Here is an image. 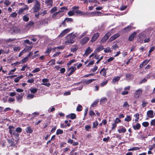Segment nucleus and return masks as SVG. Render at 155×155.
<instances>
[{
	"label": "nucleus",
	"instance_id": "f257e3e1",
	"mask_svg": "<svg viewBox=\"0 0 155 155\" xmlns=\"http://www.w3.org/2000/svg\"><path fill=\"white\" fill-rule=\"evenodd\" d=\"M76 36V34H69L66 37L67 40L65 42L66 45L69 44H72L74 42V38Z\"/></svg>",
	"mask_w": 155,
	"mask_h": 155
},
{
	"label": "nucleus",
	"instance_id": "f03ea898",
	"mask_svg": "<svg viewBox=\"0 0 155 155\" xmlns=\"http://www.w3.org/2000/svg\"><path fill=\"white\" fill-rule=\"evenodd\" d=\"M79 7L78 6H74L72 7V10L74 11V14L75 15L76 13L79 14L80 15H86V13L80 11L78 10Z\"/></svg>",
	"mask_w": 155,
	"mask_h": 155
},
{
	"label": "nucleus",
	"instance_id": "7ed1b4c3",
	"mask_svg": "<svg viewBox=\"0 0 155 155\" xmlns=\"http://www.w3.org/2000/svg\"><path fill=\"white\" fill-rule=\"evenodd\" d=\"M33 9L34 12H37L40 10V4L37 0H35V3L34 7L33 8Z\"/></svg>",
	"mask_w": 155,
	"mask_h": 155
},
{
	"label": "nucleus",
	"instance_id": "20e7f679",
	"mask_svg": "<svg viewBox=\"0 0 155 155\" xmlns=\"http://www.w3.org/2000/svg\"><path fill=\"white\" fill-rule=\"evenodd\" d=\"M8 129H9V132L10 134L11 135L13 134L17 137L18 136L19 134L16 133L15 131V127L13 126H9L8 127Z\"/></svg>",
	"mask_w": 155,
	"mask_h": 155
},
{
	"label": "nucleus",
	"instance_id": "39448f33",
	"mask_svg": "<svg viewBox=\"0 0 155 155\" xmlns=\"http://www.w3.org/2000/svg\"><path fill=\"white\" fill-rule=\"evenodd\" d=\"M110 35V34L108 32L106 34L100 41L101 43H103L106 42Z\"/></svg>",
	"mask_w": 155,
	"mask_h": 155
},
{
	"label": "nucleus",
	"instance_id": "423d86ee",
	"mask_svg": "<svg viewBox=\"0 0 155 155\" xmlns=\"http://www.w3.org/2000/svg\"><path fill=\"white\" fill-rule=\"evenodd\" d=\"M43 83L41 84V85H45L48 87H49L51 84L49 83H47L49 81V80L47 78H44L42 81Z\"/></svg>",
	"mask_w": 155,
	"mask_h": 155
},
{
	"label": "nucleus",
	"instance_id": "0eeeda50",
	"mask_svg": "<svg viewBox=\"0 0 155 155\" xmlns=\"http://www.w3.org/2000/svg\"><path fill=\"white\" fill-rule=\"evenodd\" d=\"M24 94V93H21L20 95L18 94V96H17L16 97L17 101L18 103H21L22 102V98L23 95Z\"/></svg>",
	"mask_w": 155,
	"mask_h": 155
},
{
	"label": "nucleus",
	"instance_id": "6e6552de",
	"mask_svg": "<svg viewBox=\"0 0 155 155\" xmlns=\"http://www.w3.org/2000/svg\"><path fill=\"white\" fill-rule=\"evenodd\" d=\"M90 38L88 37H85L81 40L80 41V43L81 45H83L86 44L87 42L89 40Z\"/></svg>",
	"mask_w": 155,
	"mask_h": 155
},
{
	"label": "nucleus",
	"instance_id": "1a4fd4ad",
	"mask_svg": "<svg viewBox=\"0 0 155 155\" xmlns=\"http://www.w3.org/2000/svg\"><path fill=\"white\" fill-rule=\"evenodd\" d=\"M59 12H58L52 15V18L54 19L59 18L61 17V15L60 14H59Z\"/></svg>",
	"mask_w": 155,
	"mask_h": 155
},
{
	"label": "nucleus",
	"instance_id": "9d476101",
	"mask_svg": "<svg viewBox=\"0 0 155 155\" xmlns=\"http://www.w3.org/2000/svg\"><path fill=\"white\" fill-rule=\"evenodd\" d=\"M45 3L46 5L49 8L53 6V0H45Z\"/></svg>",
	"mask_w": 155,
	"mask_h": 155
},
{
	"label": "nucleus",
	"instance_id": "9b49d317",
	"mask_svg": "<svg viewBox=\"0 0 155 155\" xmlns=\"http://www.w3.org/2000/svg\"><path fill=\"white\" fill-rule=\"evenodd\" d=\"M99 36V34L98 33L94 34L92 37L91 40V41L93 42L95 41L98 38Z\"/></svg>",
	"mask_w": 155,
	"mask_h": 155
},
{
	"label": "nucleus",
	"instance_id": "f8f14e48",
	"mask_svg": "<svg viewBox=\"0 0 155 155\" xmlns=\"http://www.w3.org/2000/svg\"><path fill=\"white\" fill-rule=\"evenodd\" d=\"M120 36L119 33H117L113 36H112L108 40V41L109 42H111L113 40L116 39Z\"/></svg>",
	"mask_w": 155,
	"mask_h": 155
},
{
	"label": "nucleus",
	"instance_id": "ddd939ff",
	"mask_svg": "<svg viewBox=\"0 0 155 155\" xmlns=\"http://www.w3.org/2000/svg\"><path fill=\"white\" fill-rule=\"evenodd\" d=\"M130 87L128 86L125 87L124 89V91L121 93V94L123 95H126L128 94V91L130 90Z\"/></svg>",
	"mask_w": 155,
	"mask_h": 155
},
{
	"label": "nucleus",
	"instance_id": "4468645a",
	"mask_svg": "<svg viewBox=\"0 0 155 155\" xmlns=\"http://www.w3.org/2000/svg\"><path fill=\"white\" fill-rule=\"evenodd\" d=\"M142 91L140 89L137 90L134 94L135 97L138 98L139 96L142 94Z\"/></svg>",
	"mask_w": 155,
	"mask_h": 155
},
{
	"label": "nucleus",
	"instance_id": "2eb2a0df",
	"mask_svg": "<svg viewBox=\"0 0 155 155\" xmlns=\"http://www.w3.org/2000/svg\"><path fill=\"white\" fill-rule=\"evenodd\" d=\"M92 51V49L90 47H88L85 50V52L84 54V55L87 56Z\"/></svg>",
	"mask_w": 155,
	"mask_h": 155
},
{
	"label": "nucleus",
	"instance_id": "dca6fc26",
	"mask_svg": "<svg viewBox=\"0 0 155 155\" xmlns=\"http://www.w3.org/2000/svg\"><path fill=\"white\" fill-rule=\"evenodd\" d=\"M76 69V68L75 67L72 66L69 67L68 69V71H70V72L69 74V76L71 75L73 73Z\"/></svg>",
	"mask_w": 155,
	"mask_h": 155
},
{
	"label": "nucleus",
	"instance_id": "f3484780",
	"mask_svg": "<svg viewBox=\"0 0 155 155\" xmlns=\"http://www.w3.org/2000/svg\"><path fill=\"white\" fill-rule=\"evenodd\" d=\"M101 14V13L99 12H94L89 13L88 15L89 16H95L100 15Z\"/></svg>",
	"mask_w": 155,
	"mask_h": 155
},
{
	"label": "nucleus",
	"instance_id": "a211bd4d",
	"mask_svg": "<svg viewBox=\"0 0 155 155\" xmlns=\"http://www.w3.org/2000/svg\"><path fill=\"white\" fill-rule=\"evenodd\" d=\"M147 115L148 117L150 118L153 117V112L152 110H149L147 111Z\"/></svg>",
	"mask_w": 155,
	"mask_h": 155
},
{
	"label": "nucleus",
	"instance_id": "6ab92c4d",
	"mask_svg": "<svg viewBox=\"0 0 155 155\" xmlns=\"http://www.w3.org/2000/svg\"><path fill=\"white\" fill-rule=\"evenodd\" d=\"M32 47L30 46L29 47V48L28 49V50H26L25 49H24L23 50H22L19 53L18 55V57H21L24 53H26L27 51H28V50H30L32 48Z\"/></svg>",
	"mask_w": 155,
	"mask_h": 155
},
{
	"label": "nucleus",
	"instance_id": "aec40b11",
	"mask_svg": "<svg viewBox=\"0 0 155 155\" xmlns=\"http://www.w3.org/2000/svg\"><path fill=\"white\" fill-rule=\"evenodd\" d=\"M70 31V30L68 28L66 29L63 30L62 32L59 35V36L62 37L65 34L68 32Z\"/></svg>",
	"mask_w": 155,
	"mask_h": 155
},
{
	"label": "nucleus",
	"instance_id": "412c9836",
	"mask_svg": "<svg viewBox=\"0 0 155 155\" xmlns=\"http://www.w3.org/2000/svg\"><path fill=\"white\" fill-rule=\"evenodd\" d=\"M137 34V33L136 32H134L133 34H132L129 38V40L130 41H132L134 39V38L135 37L136 35Z\"/></svg>",
	"mask_w": 155,
	"mask_h": 155
},
{
	"label": "nucleus",
	"instance_id": "4be33fe9",
	"mask_svg": "<svg viewBox=\"0 0 155 155\" xmlns=\"http://www.w3.org/2000/svg\"><path fill=\"white\" fill-rule=\"evenodd\" d=\"M76 115L73 113H71L70 114L66 116V117L68 118L71 119H74L76 117Z\"/></svg>",
	"mask_w": 155,
	"mask_h": 155
},
{
	"label": "nucleus",
	"instance_id": "5701e85b",
	"mask_svg": "<svg viewBox=\"0 0 155 155\" xmlns=\"http://www.w3.org/2000/svg\"><path fill=\"white\" fill-rule=\"evenodd\" d=\"M133 127L134 130H138L140 127V125L139 123H137L135 125H133Z\"/></svg>",
	"mask_w": 155,
	"mask_h": 155
},
{
	"label": "nucleus",
	"instance_id": "b1692460",
	"mask_svg": "<svg viewBox=\"0 0 155 155\" xmlns=\"http://www.w3.org/2000/svg\"><path fill=\"white\" fill-rule=\"evenodd\" d=\"M120 77L119 76H117L114 77L112 80V83L114 84L116 82L118 81L120 79Z\"/></svg>",
	"mask_w": 155,
	"mask_h": 155
},
{
	"label": "nucleus",
	"instance_id": "393cba45",
	"mask_svg": "<svg viewBox=\"0 0 155 155\" xmlns=\"http://www.w3.org/2000/svg\"><path fill=\"white\" fill-rule=\"evenodd\" d=\"M126 131V129L124 127H122L121 128H120L117 130V131L119 133H125Z\"/></svg>",
	"mask_w": 155,
	"mask_h": 155
},
{
	"label": "nucleus",
	"instance_id": "a878e982",
	"mask_svg": "<svg viewBox=\"0 0 155 155\" xmlns=\"http://www.w3.org/2000/svg\"><path fill=\"white\" fill-rule=\"evenodd\" d=\"M107 69L104 68H103L100 71V73L103 76H105L106 75V71Z\"/></svg>",
	"mask_w": 155,
	"mask_h": 155
},
{
	"label": "nucleus",
	"instance_id": "bb28decb",
	"mask_svg": "<svg viewBox=\"0 0 155 155\" xmlns=\"http://www.w3.org/2000/svg\"><path fill=\"white\" fill-rule=\"evenodd\" d=\"M23 77V75H21L20 76L16 78H15L14 79V81L15 83H17L19 81L21 78H22Z\"/></svg>",
	"mask_w": 155,
	"mask_h": 155
},
{
	"label": "nucleus",
	"instance_id": "cd10ccee",
	"mask_svg": "<svg viewBox=\"0 0 155 155\" xmlns=\"http://www.w3.org/2000/svg\"><path fill=\"white\" fill-rule=\"evenodd\" d=\"M26 130L27 133H31L33 131V130L30 127H27L26 129Z\"/></svg>",
	"mask_w": 155,
	"mask_h": 155
},
{
	"label": "nucleus",
	"instance_id": "c85d7f7f",
	"mask_svg": "<svg viewBox=\"0 0 155 155\" xmlns=\"http://www.w3.org/2000/svg\"><path fill=\"white\" fill-rule=\"evenodd\" d=\"M68 10V8L67 7H63L61 8L58 11L59 13L64 12L65 10Z\"/></svg>",
	"mask_w": 155,
	"mask_h": 155
},
{
	"label": "nucleus",
	"instance_id": "c756f323",
	"mask_svg": "<svg viewBox=\"0 0 155 155\" xmlns=\"http://www.w3.org/2000/svg\"><path fill=\"white\" fill-rule=\"evenodd\" d=\"M95 80V79H89L88 80L85 81H84V82L86 84H89Z\"/></svg>",
	"mask_w": 155,
	"mask_h": 155
},
{
	"label": "nucleus",
	"instance_id": "7c9ffc66",
	"mask_svg": "<svg viewBox=\"0 0 155 155\" xmlns=\"http://www.w3.org/2000/svg\"><path fill=\"white\" fill-rule=\"evenodd\" d=\"M149 62V61L148 60H145L140 65V67H142L143 66L146 65Z\"/></svg>",
	"mask_w": 155,
	"mask_h": 155
},
{
	"label": "nucleus",
	"instance_id": "2f4dec72",
	"mask_svg": "<svg viewBox=\"0 0 155 155\" xmlns=\"http://www.w3.org/2000/svg\"><path fill=\"white\" fill-rule=\"evenodd\" d=\"M104 49L103 46H100L98 47L95 50V52H98Z\"/></svg>",
	"mask_w": 155,
	"mask_h": 155
},
{
	"label": "nucleus",
	"instance_id": "473e14b6",
	"mask_svg": "<svg viewBox=\"0 0 155 155\" xmlns=\"http://www.w3.org/2000/svg\"><path fill=\"white\" fill-rule=\"evenodd\" d=\"M34 97V95L31 94H28V95L26 97V98L28 100H30L31 99L33 98Z\"/></svg>",
	"mask_w": 155,
	"mask_h": 155
},
{
	"label": "nucleus",
	"instance_id": "72a5a7b5",
	"mask_svg": "<svg viewBox=\"0 0 155 155\" xmlns=\"http://www.w3.org/2000/svg\"><path fill=\"white\" fill-rule=\"evenodd\" d=\"M139 114L138 113H136L134 114V116L136 117L135 119V121L137 122L138 121L139 119Z\"/></svg>",
	"mask_w": 155,
	"mask_h": 155
},
{
	"label": "nucleus",
	"instance_id": "f704fd0d",
	"mask_svg": "<svg viewBox=\"0 0 155 155\" xmlns=\"http://www.w3.org/2000/svg\"><path fill=\"white\" fill-rule=\"evenodd\" d=\"M131 120V117L130 116H127L124 119V121L129 122Z\"/></svg>",
	"mask_w": 155,
	"mask_h": 155
},
{
	"label": "nucleus",
	"instance_id": "c9c22d12",
	"mask_svg": "<svg viewBox=\"0 0 155 155\" xmlns=\"http://www.w3.org/2000/svg\"><path fill=\"white\" fill-rule=\"evenodd\" d=\"M140 148L137 147H132V148H130L128 150V151H134V150H138L139 149H140Z\"/></svg>",
	"mask_w": 155,
	"mask_h": 155
},
{
	"label": "nucleus",
	"instance_id": "e433bc0d",
	"mask_svg": "<svg viewBox=\"0 0 155 155\" xmlns=\"http://www.w3.org/2000/svg\"><path fill=\"white\" fill-rule=\"evenodd\" d=\"M23 20L25 21H27L29 20V18L27 15H25L23 16Z\"/></svg>",
	"mask_w": 155,
	"mask_h": 155
},
{
	"label": "nucleus",
	"instance_id": "4c0bfd02",
	"mask_svg": "<svg viewBox=\"0 0 155 155\" xmlns=\"http://www.w3.org/2000/svg\"><path fill=\"white\" fill-rule=\"evenodd\" d=\"M63 133V131L62 130L58 129L56 131V134L57 135H58L59 134H62Z\"/></svg>",
	"mask_w": 155,
	"mask_h": 155
},
{
	"label": "nucleus",
	"instance_id": "58836bf2",
	"mask_svg": "<svg viewBox=\"0 0 155 155\" xmlns=\"http://www.w3.org/2000/svg\"><path fill=\"white\" fill-rule=\"evenodd\" d=\"M107 101V99L106 97H103L101 99V100L100 101V102L101 104H104Z\"/></svg>",
	"mask_w": 155,
	"mask_h": 155
},
{
	"label": "nucleus",
	"instance_id": "ea45409f",
	"mask_svg": "<svg viewBox=\"0 0 155 155\" xmlns=\"http://www.w3.org/2000/svg\"><path fill=\"white\" fill-rule=\"evenodd\" d=\"M28 58L27 56H26L21 60V62H22V63H24L28 61Z\"/></svg>",
	"mask_w": 155,
	"mask_h": 155
},
{
	"label": "nucleus",
	"instance_id": "a19ab883",
	"mask_svg": "<svg viewBox=\"0 0 155 155\" xmlns=\"http://www.w3.org/2000/svg\"><path fill=\"white\" fill-rule=\"evenodd\" d=\"M34 24V22L32 21H30L28 24L27 26L28 28H30L33 26Z\"/></svg>",
	"mask_w": 155,
	"mask_h": 155
},
{
	"label": "nucleus",
	"instance_id": "79ce46f5",
	"mask_svg": "<svg viewBox=\"0 0 155 155\" xmlns=\"http://www.w3.org/2000/svg\"><path fill=\"white\" fill-rule=\"evenodd\" d=\"M31 92L32 93H35L37 91V89L36 88H32L30 89Z\"/></svg>",
	"mask_w": 155,
	"mask_h": 155
},
{
	"label": "nucleus",
	"instance_id": "37998d69",
	"mask_svg": "<svg viewBox=\"0 0 155 155\" xmlns=\"http://www.w3.org/2000/svg\"><path fill=\"white\" fill-rule=\"evenodd\" d=\"M108 81L107 80L103 81L101 84V87H103L106 85L108 83Z\"/></svg>",
	"mask_w": 155,
	"mask_h": 155
},
{
	"label": "nucleus",
	"instance_id": "c03bdc74",
	"mask_svg": "<svg viewBox=\"0 0 155 155\" xmlns=\"http://www.w3.org/2000/svg\"><path fill=\"white\" fill-rule=\"evenodd\" d=\"M82 109V107L81 105H79L77 107L76 110L78 111H81Z\"/></svg>",
	"mask_w": 155,
	"mask_h": 155
},
{
	"label": "nucleus",
	"instance_id": "a18cd8bd",
	"mask_svg": "<svg viewBox=\"0 0 155 155\" xmlns=\"http://www.w3.org/2000/svg\"><path fill=\"white\" fill-rule=\"evenodd\" d=\"M11 2L9 0H5L4 3L6 5V6L10 5Z\"/></svg>",
	"mask_w": 155,
	"mask_h": 155
},
{
	"label": "nucleus",
	"instance_id": "49530a36",
	"mask_svg": "<svg viewBox=\"0 0 155 155\" xmlns=\"http://www.w3.org/2000/svg\"><path fill=\"white\" fill-rule=\"evenodd\" d=\"M51 50V48H48L46 51L45 52V54H46V55H47L48 54Z\"/></svg>",
	"mask_w": 155,
	"mask_h": 155
},
{
	"label": "nucleus",
	"instance_id": "de8ad7c7",
	"mask_svg": "<svg viewBox=\"0 0 155 155\" xmlns=\"http://www.w3.org/2000/svg\"><path fill=\"white\" fill-rule=\"evenodd\" d=\"M123 107L124 108H128L129 107V105L128 104L127 102H124Z\"/></svg>",
	"mask_w": 155,
	"mask_h": 155
},
{
	"label": "nucleus",
	"instance_id": "09e8293b",
	"mask_svg": "<svg viewBox=\"0 0 155 155\" xmlns=\"http://www.w3.org/2000/svg\"><path fill=\"white\" fill-rule=\"evenodd\" d=\"M57 10V8L56 7H54L50 10V12L51 13H54Z\"/></svg>",
	"mask_w": 155,
	"mask_h": 155
},
{
	"label": "nucleus",
	"instance_id": "8fccbe9b",
	"mask_svg": "<svg viewBox=\"0 0 155 155\" xmlns=\"http://www.w3.org/2000/svg\"><path fill=\"white\" fill-rule=\"evenodd\" d=\"M98 101H95L91 104V107H95L98 104Z\"/></svg>",
	"mask_w": 155,
	"mask_h": 155
},
{
	"label": "nucleus",
	"instance_id": "3c124183",
	"mask_svg": "<svg viewBox=\"0 0 155 155\" xmlns=\"http://www.w3.org/2000/svg\"><path fill=\"white\" fill-rule=\"evenodd\" d=\"M40 69L39 68H36L32 71V72L33 73H35L36 72H39V71H40Z\"/></svg>",
	"mask_w": 155,
	"mask_h": 155
},
{
	"label": "nucleus",
	"instance_id": "603ef678",
	"mask_svg": "<svg viewBox=\"0 0 155 155\" xmlns=\"http://www.w3.org/2000/svg\"><path fill=\"white\" fill-rule=\"evenodd\" d=\"M104 51L105 53H108L111 52V50L110 48L108 47L104 50Z\"/></svg>",
	"mask_w": 155,
	"mask_h": 155
},
{
	"label": "nucleus",
	"instance_id": "864d4df0",
	"mask_svg": "<svg viewBox=\"0 0 155 155\" xmlns=\"http://www.w3.org/2000/svg\"><path fill=\"white\" fill-rule=\"evenodd\" d=\"M21 49V48L20 47L16 46L14 48L13 50L15 51H18Z\"/></svg>",
	"mask_w": 155,
	"mask_h": 155
},
{
	"label": "nucleus",
	"instance_id": "5fc2aeb1",
	"mask_svg": "<svg viewBox=\"0 0 155 155\" xmlns=\"http://www.w3.org/2000/svg\"><path fill=\"white\" fill-rule=\"evenodd\" d=\"M152 77H153V78H155V76H154V75H153L151 74H149L147 75V79H149Z\"/></svg>",
	"mask_w": 155,
	"mask_h": 155
},
{
	"label": "nucleus",
	"instance_id": "6e6d98bb",
	"mask_svg": "<svg viewBox=\"0 0 155 155\" xmlns=\"http://www.w3.org/2000/svg\"><path fill=\"white\" fill-rule=\"evenodd\" d=\"M17 13L15 12H13L10 15V16H9V17H15L17 16Z\"/></svg>",
	"mask_w": 155,
	"mask_h": 155
},
{
	"label": "nucleus",
	"instance_id": "4d7b16f0",
	"mask_svg": "<svg viewBox=\"0 0 155 155\" xmlns=\"http://www.w3.org/2000/svg\"><path fill=\"white\" fill-rule=\"evenodd\" d=\"M68 14L69 15V16H72L73 15H75V14L74 13V11L72 10L71 11H70L69 12H68Z\"/></svg>",
	"mask_w": 155,
	"mask_h": 155
},
{
	"label": "nucleus",
	"instance_id": "13d9d810",
	"mask_svg": "<svg viewBox=\"0 0 155 155\" xmlns=\"http://www.w3.org/2000/svg\"><path fill=\"white\" fill-rule=\"evenodd\" d=\"M75 61L76 60L75 59H73L69 61V62L67 64L68 66H69L71 65L72 63H74Z\"/></svg>",
	"mask_w": 155,
	"mask_h": 155
},
{
	"label": "nucleus",
	"instance_id": "bf43d9fd",
	"mask_svg": "<svg viewBox=\"0 0 155 155\" xmlns=\"http://www.w3.org/2000/svg\"><path fill=\"white\" fill-rule=\"evenodd\" d=\"M15 100V99L14 98L10 97L8 99V101L9 103H11L14 101Z\"/></svg>",
	"mask_w": 155,
	"mask_h": 155
},
{
	"label": "nucleus",
	"instance_id": "052dcab7",
	"mask_svg": "<svg viewBox=\"0 0 155 155\" xmlns=\"http://www.w3.org/2000/svg\"><path fill=\"white\" fill-rule=\"evenodd\" d=\"M89 115L91 117L95 115V114L94 112L92 110H91L89 111Z\"/></svg>",
	"mask_w": 155,
	"mask_h": 155
},
{
	"label": "nucleus",
	"instance_id": "680f3d73",
	"mask_svg": "<svg viewBox=\"0 0 155 155\" xmlns=\"http://www.w3.org/2000/svg\"><path fill=\"white\" fill-rule=\"evenodd\" d=\"M142 125L144 127H147L149 125V123L147 122H144L142 123Z\"/></svg>",
	"mask_w": 155,
	"mask_h": 155
},
{
	"label": "nucleus",
	"instance_id": "e2e57ef3",
	"mask_svg": "<svg viewBox=\"0 0 155 155\" xmlns=\"http://www.w3.org/2000/svg\"><path fill=\"white\" fill-rule=\"evenodd\" d=\"M131 27L130 26H128L125 28H124V30L126 32H127L129 30H131Z\"/></svg>",
	"mask_w": 155,
	"mask_h": 155
},
{
	"label": "nucleus",
	"instance_id": "0e129e2a",
	"mask_svg": "<svg viewBox=\"0 0 155 155\" xmlns=\"http://www.w3.org/2000/svg\"><path fill=\"white\" fill-rule=\"evenodd\" d=\"M121 120L120 119H119L117 117L116 118L115 120L114 121V123L117 124L118 123L120 122H121Z\"/></svg>",
	"mask_w": 155,
	"mask_h": 155
},
{
	"label": "nucleus",
	"instance_id": "69168bd1",
	"mask_svg": "<svg viewBox=\"0 0 155 155\" xmlns=\"http://www.w3.org/2000/svg\"><path fill=\"white\" fill-rule=\"evenodd\" d=\"M147 103L145 101H142V106L143 107H145L147 104Z\"/></svg>",
	"mask_w": 155,
	"mask_h": 155
},
{
	"label": "nucleus",
	"instance_id": "338daca9",
	"mask_svg": "<svg viewBox=\"0 0 155 155\" xmlns=\"http://www.w3.org/2000/svg\"><path fill=\"white\" fill-rule=\"evenodd\" d=\"M24 10L23 8H21L19 10L18 12V13L19 15L22 14L24 11Z\"/></svg>",
	"mask_w": 155,
	"mask_h": 155
},
{
	"label": "nucleus",
	"instance_id": "774afa93",
	"mask_svg": "<svg viewBox=\"0 0 155 155\" xmlns=\"http://www.w3.org/2000/svg\"><path fill=\"white\" fill-rule=\"evenodd\" d=\"M16 70V68H15L14 69L11 70L9 71V73L8 74V75L12 74H13V72H14Z\"/></svg>",
	"mask_w": 155,
	"mask_h": 155
}]
</instances>
